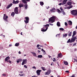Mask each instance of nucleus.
Returning a JSON list of instances; mask_svg holds the SVG:
<instances>
[{
	"instance_id": "obj_10",
	"label": "nucleus",
	"mask_w": 77,
	"mask_h": 77,
	"mask_svg": "<svg viewBox=\"0 0 77 77\" xmlns=\"http://www.w3.org/2000/svg\"><path fill=\"white\" fill-rule=\"evenodd\" d=\"M50 72H51V71L50 70H48L47 72H45V75H49L50 74Z\"/></svg>"
},
{
	"instance_id": "obj_14",
	"label": "nucleus",
	"mask_w": 77,
	"mask_h": 77,
	"mask_svg": "<svg viewBox=\"0 0 77 77\" xmlns=\"http://www.w3.org/2000/svg\"><path fill=\"white\" fill-rule=\"evenodd\" d=\"M68 24L69 25H70V26L72 25V21L71 20H69L68 21Z\"/></svg>"
},
{
	"instance_id": "obj_2",
	"label": "nucleus",
	"mask_w": 77,
	"mask_h": 77,
	"mask_svg": "<svg viewBox=\"0 0 77 77\" xmlns=\"http://www.w3.org/2000/svg\"><path fill=\"white\" fill-rule=\"evenodd\" d=\"M8 16H6V14H4L3 17V20L6 22H8Z\"/></svg>"
},
{
	"instance_id": "obj_55",
	"label": "nucleus",
	"mask_w": 77,
	"mask_h": 77,
	"mask_svg": "<svg viewBox=\"0 0 77 77\" xmlns=\"http://www.w3.org/2000/svg\"><path fill=\"white\" fill-rule=\"evenodd\" d=\"M71 77H75V75H72V76H71Z\"/></svg>"
},
{
	"instance_id": "obj_17",
	"label": "nucleus",
	"mask_w": 77,
	"mask_h": 77,
	"mask_svg": "<svg viewBox=\"0 0 77 77\" xmlns=\"http://www.w3.org/2000/svg\"><path fill=\"white\" fill-rule=\"evenodd\" d=\"M68 0H64L62 3L63 5H65V4L66 3V2Z\"/></svg>"
},
{
	"instance_id": "obj_34",
	"label": "nucleus",
	"mask_w": 77,
	"mask_h": 77,
	"mask_svg": "<svg viewBox=\"0 0 77 77\" xmlns=\"http://www.w3.org/2000/svg\"><path fill=\"white\" fill-rule=\"evenodd\" d=\"M41 68H42V70H43V71H45V70H46V69H45V67H42Z\"/></svg>"
},
{
	"instance_id": "obj_48",
	"label": "nucleus",
	"mask_w": 77,
	"mask_h": 77,
	"mask_svg": "<svg viewBox=\"0 0 77 77\" xmlns=\"http://www.w3.org/2000/svg\"><path fill=\"white\" fill-rule=\"evenodd\" d=\"M19 75H20V76H23L24 75L23 74H22L21 75L20 74H19Z\"/></svg>"
},
{
	"instance_id": "obj_6",
	"label": "nucleus",
	"mask_w": 77,
	"mask_h": 77,
	"mask_svg": "<svg viewBox=\"0 0 77 77\" xmlns=\"http://www.w3.org/2000/svg\"><path fill=\"white\" fill-rule=\"evenodd\" d=\"M50 11L51 12H56V8H53L50 9Z\"/></svg>"
},
{
	"instance_id": "obj_31",
	"label": "nucleus",
	"mask_w": 77,
	"mask_h": 77,
	"mask_svg": "<svg viewBox=\"0 0 77 77\" xmlns=\"http://www.w3.org/2000/svg\"><path fill=\"white\" fill-rule=\"evenodd\" d=\"M14 15H15V13L14 12H12L11 14V16H12L14 17Z\"/></svg>"
},
{
	"instance_id": "obj_60",
	"label": "nucleus",
	"mask_w": 77,
	"mask_h": 77,
	"mask_svg": "<svg viewBox=\"0 0 77 77\" xmlns=\"http://www.w3.org/2000/svg\"><path fill=\"white\" fill-rule=\"evenodd\" d=\"M11 46H12V44H10L9 45V47H11Z\"/></svg>"
},
{
	"instance_id": "obj_37",
	"label": "nucleus",
	"mask_w": 77,
	"mask_h": 77,
	"mask_svg": "<svg viewBox=\"0 0 77 77\" xmlns=\"http://www.w3.org/2000/svg\"><path fill=\"white\" fill-rule=\"evenodd\" d=\"M13 4H16V1L14 0H13Z\"/></svg>"
},
{
	"instance_id": "obj_41",
	"label": "nucleus",
	"mask_w": 77,
	"mask_h": 77,
	"mask_svg": "<svg viewBox=\"0 0 77 77\" xmlns=\"http://www.w3.org/2000/svg\"><path fill=\"white\" fill-rule=\"evenodd\" d=\"M42 51H44V52H45V50H44V49L43 48H42Z\"/></svg>"
},
{
	"instance_id": "obj_27",
	"label": "nucleus",
	"mask_w": 77,
	"mask_h": 77,
	"mask_svg": "<svg viewBox=\"0 0 77 77\" xmlns=\"http://www.w3.org/2000/svg\"><path fill=\"white\" fill-rule=\"evenodd\" d=\"M24 6L25 7V9H27V4L24 5Z\"/></svg>"
},
{
	"instance_id": "obj_32",
	"label": "nucleus",
	"mask_w": 77,
	"mask_h": 77,
	"mask_svg": "<svg viewBox=\"0 0 77 77\" xmlns=\"http://www.w3.org/2000/svg\"><path fill=\"white\" fill-rule=\"evenodd\" d=\"M61 13H63V15H65V11H64V10H63L62 11H61Z\"/></svg>"
},
{
	"instance_id": "obj_43",
	"label": "nucleus",
	"mask_w": 77,
	"mask_h": 77,
	"mask_svg": "<svg viewBox=\"0 0 77 77\" xmlns=\"http://www.w3.org/2000/svg\"><path fill=\"white\" fill-rule=\"evenodd\" d=\"M65 72H67L68 73H69V71L68 70L66 71H65Z\"/></svg>"
},
{
	"instance_id": "obj_46",
	"label": "nucleus",
	"mask_w": 77,
	"mask_h": 77,
	"mask_svg": "<svg viewBox=\"0 0 77 77\" xmlns=\"http://www.w3.org/2000/svg\"><path fill=\"white\" fill-rule=\"evenodd\" d=\"M32 68H33V69H36V68L35 66H34L32 67Z\"/></svg>"
},
{
	"instance_id": "obj_11",
	"label": "nucleus",
	"mask_w": 77,
	"mask_h": 77,
	"mask_svg": "<svg viewBox=\"0 0 77 77\" xmlns=\"http://www.w3.org/2000/svg\"><path fill=\"white\" fill-rule=\"evenodd\" d=\"M13 5V4H12V3H11L10 4H9V5H8L7 7V9H9V8L11 7Z\"/></svg>"
},
{
	"instance_id": "obj_24",
	"label": "nucleus",
	"mask_w": 77,
	"mask_h": 77,
	"mask_svg": "<svg viewBox=\"0 0 77 77\" xmlns=\"http://www.w3.org/2000/svg\"><path fill=\"white\" fill-rule=\"evenodd\" d=\"M68 36V34L66 33L65 34H63V37H65V38H66Z\"/></svg>"
},
{
	"instance_id": "obj_61",
	"label": "nucleus",
	"mask_w": 77,
	"mask_h": 77,
	"mask_svg": "<svg viewBox=\"0 0 77 77\" xmlns=\"http://www.w3.org/2000/svg\"><path fill=\"white\" fill-rule=\"evenodd\" d=\"M38 49H39V50H41V48L40 47H39L38 48Z\"/></svg>"
},
{
	"instance_id": "obj_36",
	"label": "nucleus",
	"mask_w": 77,
	"mask_h": 77,
	"mask_svg": "<svg viewBox=\"0 0 77 77\" xmlns=\"http://www.w3.org/2000/svg\"><path fill=\"white\" fill-rule=\"evenodd\" d=\"M60 30H62V31H63V30H64V29L62 28H60Z\"/></svg>"
},
{
	"instance_id": "obj_44",
	"label": "nucleus",
	"mask_w": 77,
	"mask_h": 77,
	"mask_svg": "<svg viewBox=\"0 0 77 77\" xmlns=\"http://www.w3.org/2000/svg\"><path fill=\"white\" fill-rule=\"evenodd\" d=\"M76 43H75L73 45V46H75V45H76Z\"/></svg>"
},
{
	"instance_id": "obj_19",
	"label": "nucleus",
	"mask_w": 77,
	"mask_h": 77,
	"mask_svg": "<svg viewBox=\"0 0 77 77\" xmlns=\"http://www.w3.org/2000/svg\"><path fill=\"white\" fill-rule=\"evenodd\" d=\"M58 57H62V55L61 53H59L58 54Z\"/></svg>"
},
{
	"instance_id": "obj_15",
	"label": "nucleus",
	"mask_w": 77,
	"mask_h": 77,
	"mask_svg": "<svg viewBox=\"0 0 77 77\" xmlns=\"http://www.w3.org/2000/svg\"><path fill=\"white\" fill-rule=\"evenodd\" d=\"M76 35V31H74L73 32V35H72V37H74V36Z\"/></svg>"
},
{
	"instance_id": "obj_23",
	"label": "nucleus",
	"mask_w": 77,
	"mask_h": 77,
	"mask_svg": "<svg viewBox=\"0 0 77 77\" xmlns=\"http://www.w3.org/2000/svg\"><path fill=\"white\" fill-rule=\"evenodd\" d=\"M19 7L20 8H21L22 7H24V5L22 4H20L19 5Z\"/></svg>"
},
{
	"instance_id": "obj_57",
	"label": "nucleus",
	"mask_w": 77,
	"mask_h": 77,
	"mask_svg": "<svg viewBox=\"0 0 77 77\" xmlns=\"http://www.w3.org/2000/svg\"><path fill=\"white\" fill-rule=\"evenodd\" d=\"M67 8L69 9H71V8H70V7L69 6Z\"/></svg>"
},
{
	"instance_id": "obj_53",
	"label": "nucleus",
	"mask_w": 77,
	"mask_h": 77,
	"mask_svg": "<svg viewBox=\"0 0 77 77\" xmlns=\"http://www.w3.org/2000/svg\"><path fill=\"white\" fill-rule=\"evenodd\" d=\"M39 47V45H37V48H38Z\"/></svg>"
},
{
	"instance_id": "obj_25",
	"label": "nucleus",
	"mask_w": 77,
	"mask_h": 77,
	"mask_svg": "<svg viewBox=\"0 0 77 77\" xmlns=\"http://www.w3.org/2000/svg\"><path fill=\"white\" fill-rule=\"evenodd\" d=\"M20 45V43H16L15 44V46L16 47H18Z\"/></svg>"
},
{
	"instance_id": "obj_58",
	"label": "nucleus",
	"mask_w": 77,
	"mask_h": 77,
	"mask_svg": "<svg viewBox=\"0 0 77 77\" xmlns=\"http://www.w3.org/2000/svg\"><path fill=\"white\" fill-rule=\"evenodd\" d=\"M50 25H51V26H53V24H51V23H49Z\"/></svg>"
},
{
	"instance_id": "obj_20",
	"label": "nucleus",
	"mask_w": 77,
	"mask_h": 77,
	"mask_svg": "<svg viewBox=\"0 0 77 77\" xmlns=\"http://www.w3.org/2000/svg\"><path fill=\"white\" fill-rule=\"evenodd\" d=\"M10 59V57H9V56H8L5 58V61H6Z\"/></svg>"
},
{
	"instance_id": "obj_63",
	"label": "nucleus",
	"mask_w": 77,
	"mask_h": 77,
	"mask_svg": "<svg viewBox=\"0 0 77 77\" xmlns=\"http://www.w3.org/2000/svg\"><path fill=\"white\" fill-rule=\"evenodd\" d=\"M18 53L19 54H21V52L20 51H19Z\"/></svg>"
},
{
	"instance_id": "obj_18",
	"label": "nucleus",
	"mask_w": 77,
	"mask_h": 77,
	"mask_svg": "<svg viewBox=\"0 0 77 77\" xmlns=\"http://www.w3.org/2000/svg\"><path fill=\"white\" fill-rule=\"evenodd\" d=\"M44 26V27H45V28L47 29V27H49L50 26L49 25V24H47L45 26Z\"/></svg>"
},
{
	"instance_id": "obj_38",
	"label": "nucleus",
	"mask_w": 77,
	"mask_h": 77,
	"mask_svg": "<svg viewBox=\"0 0 77 77\" xmlns=\"http://www.w3.org/2000/svg\"><path fill=\"white\" fill-rule=\"evenodd\" d=\"M24 68H25L27 69V66H26V65H24Z\"/></svg>"
},
{
	"instance_id": "obj_8",
	"label": "nucleus",
	"mask_w": 77,
	"mask_h": 77,
	"mask_svg": "<svg viewBox=\"0 0 77 77\" xmlns=\"http://www.w3.org/2000/svg\"><path fill=\"white\" fill-rule=\"evenodd\" d=\"M42 70H41L38 69L36 71V73L37 74V75H40V73L41 72Z\"/></svg>"
},
{
	"instance_id": "obj_50",
	"label": "nucleus",
	"mask_w": 77,
	"mask_h": 77,
	"mask_svg": "<svg viewBox=\"0 0 77 77\" xmlns=\"http://www.w3.org/2000/svg\"><path fill=\"white\" fill-rule=\"evenodd\" d=\"M2 75L3 76H4V77H5V76H6V75L5 74H3Z\"/></svg>"
},
{
	"instance_id": "obj_3",
	"label": "nucleus",
	"mask_w": 77,
	"mask_h": 77,
	"mask_svg": "<svg viewBox=\"0 0 77 77\" xmlns=\"http://www.w3.org/2000/svg\"><path fill=\"white\" fill-rule=\"evenodd\" d=\"M26 20H24V21L26 24L29 23V17H25Z\"/></svg>"
},
{
	"instance_id": "obj_64",
	"label": "nucleus",
	"mask_w": 77,
	"mask_h": 77,
	"mask_svg": "<svg viewBox=\"0 0 77 77\" xmlns=\"http://www.w3.org/2000/svg\"><path fill=\"white\" fill-rule=\"evenodd\" d=\"M53 63H51V65H53Z\"/></svg>"
},
{
	"instance_id": "obj_30",
	"label": "nucleus",
	"mask_w": 77,
	"mask_h": 77,
	"mask_svg": "<svg viewBox=\"0 0 77 77\" xmlns=\"http://www.w3.org/2000/svg\"><path fill=\"white\" fill-rule=\"evenodd\" d=\"M40 5H41V6H42L43 5H44V2H40Z\"/></svg>"
},
{
	"instance_id": "obj_40",
	"label": "nucleus",
	"mask_w": 77,
	"mask_h": 77,
	"mask_svg": "<svg viewBox=\"0 0 77 77\" xmlns=\"http://www.w3.org/2000/svg\"><path fill=\"white\" fill-rule=\"evenodd\" d=\"M53 60V62H54L56 60V59H55V58H54Z\"/></svg>"
},
{
	"instance_id": "obj_42",
	"label": "nucleus",
	"mask_w": 77,
	"mask_h": 77,
	"mask_svg": "<svg viewBox=\"0 0 77 77\" xmlns=\"http://www.w3.org/2000/svg\"><path fill=\"white\" fill-rule=\"evenodd\" d=\"M19 3V1H16V3L17 4V3Z\"/></svg>"
},
{
	"instance_id": "obj_59",
	"label": "nucleus",
	"mask_w": 77,
	"mask_h": 77,
	"mask_svg": "<svg viewBox=\"0 0 77 77\" xmlns=\"http://www.w3.org/2000/svg\"><path fill=\"white\" fill-rule=\"evenodd\" d=\"M74 60L75 61V62H77V60H76V59H74Z\"/></svg>"
},
{
	"instance_id": "obj_39",
	"label": "nucleus",
	"mask_w": 77,
	"mask_h": 77,
	"mask_svg": "<svg viewBox=\"0 0 77 77\" xmlns=\"http://www.w3.org/2000/svg\"><path fill=\"white\" fill-rule=\"evenodd\" d=\"M65 24L66 26H68V23H66V22L65 23Z\"/></svg>"
},
{
	"instance_id": "obj_47",
	"label": "nucleus",
	"mask_w": 77,
	"mask_h": 77,
	"mask_svg": "<svg viewBox=\"0 0 77 77\" xmlns=\"http://www.w3.org/2000/svg\"><path fill=\"white\" fill-rule=\"evenodd\" d=\"M10 63H11L12 62L10 60H9V62Z\"/></svg>"
},
{
	"instance_id": "obj_49",
	"label": "nucleus",
	"mask_w": 77,
	"mask_h": 77,
	"mask_svg": "<svg viewBox=\"0 0 77 77\" xmlns=\"http://www.w3.org/2000/svg\"><path fill=\"white\" fill-rule=\"evenodd\" d=\"M60 9L61 11H63V8H62L61 7L60 8Z\"/></svg>"
},
{
	"instance_id": "obj_28",
	"label": "nucleus",
	"mask_w": 77,
	"mask_h": 77,
	"mask_svg": "<svg viewBox=\"0 0 77 77\" xmlns=\"http://www.w3.org/2000/svg\"><path fill=\"white\" fill-rule=\"evenodd\" d=\"M57 12L58 13V14H60L61 13V11L59 9H57Z\"/></svg>"
},
{
	"instance_id": "obj_54",
	"label": "nucleus",
	"mask_w": 77,
	"mask_h": 77,
	"mask_svg": "<svg viewBox=\"0 0 77 77\" xmlns=\"http://www.w3.org/2000/svg\"><path fill=\"white\" fill-rule=\"evenodd\" d=\"M20 74H22L23 73V71H21L20 72Z\"/></svg>"
},
{
	"instance_id": "obj_33",
	"label": "nucleus",
	"mask_w": 77,
	"mask_h": 77,
	"mask_svg": "<svg viewBox=\"0 0 77 77\" xmlns=\"http://www.w3.org/2000/svg\"><path fill=\"white\" fill-rule=\"evenodd\" d=\"M71 35H72V32H70L68 34L69 36H71Z\"/></svg>"
},
{
	"instance_id": "obj_22",
	"label": "nucleus",
	"mask_w": 77,
	"mask_h": 77,
	"mask_svg": "<svg viewBox=\"0 0 77 77\" xmlns=\"http://www.w3.org/2000/svg\"><path fill=\"white\" fill-rule=\"evenodd\" d=\"M22 1V2L24 4H26V3H27V2L25 0H21Z\"/></svg>"
},
{
	"instance_id": "obj_35",
	"label": "nucleus",
	"mask_w": 77,
	"mask_h": 77,
	"mask_svg": "<svg viewBox=\"0 0 77 77\" xmlns=\"http://www.w3.org/2000/svg\"><path fill=\"white\" fill-rule=\"evenodd\" d=\"M70 42H71V40H70V39H69L67 41V43H69V42H70Z\"/></svg>"
},
{
	"instance_id": "obj_4",
	"label": "nucleus",
	"mask_w": 77,
	"mask_h": 77,
	"mask_svg": "<svg viewBox=\"0 0 77 77\" xmlns=\"http://www.w3.org/2000/svg\"><path fill=\"white\" fill-rule=\"evenodd\" d=\"M76 36H75V37H73L71 38L70 40V43H72V42H74L75 41V39H76Z\"/></svg>"
},
{
	"instance_id": "obj_52",
	"label": "nucleus",
	"mask_w": 77,
	"mask_h": 77,
	"mask_svg": "<svg viewBox=\"0 0 77 77\" xmlns=\"http://www.w3.org/2000/svg\"><path fill=\"white\" fill-rule=\"evenodd\" d=\"M73 6L72 5H71L69 7H70V8H72Z\"/></svg>"
},
{
	"instance_id": "obj_7",
	"label": "nucleus",
	"mask_w": 77,
	"mask_h": 77,
	"mask_svg": "<svg viewBox=\"0 0 77 77\" xmlns=\"http://www.w3.org/2000/svg\"><path fill=\"white\" fill-rule=\"evenodd\" d=\"M42 29V32H46V31H47V29H48V27H47L46 28H45V27H43Z\"/></svg>"
},
{
	"instance_id": "obj_45",
	"label": "nucleus",
	"mask_w": 77,
	"mask_h": 77,
	"mask_svg": "<svg viewBox=\"0 0 77 77\" xmlns=\"http://www.w3.org/2000/svg\"><path fill=\"white\" fill-rule=\"evenodd\" d=\"M24 64H25V63H24L23 62H23L22 63V65H24Z\"/></svg>"
},
{
	"instance_id": "obj_62",
	"label": "nucleus",
	"mask_w": 77,
	"mask_h": 77,
	"mask_svg": "<svg viewBox=\"0 0 77 77\" xmlns=\"http://www.w3.org/2000/svg\"><path fill=\"white\" fill-rule=\"evenodd\" d=\"M20 35H23V32H21Z\"/></svg>"
},
{
	"instance_id": "obj_26",
	"label": "nucleus",
	"mask_w": 77,
	"mask_h": 77,
	"mask_svg": "<svg viewBox=\"0 0 77 77\" xmlns=\"http://www.w3.org/2000/svg\"><path fill=\"white\" fill-rule=\"evenodd\" d=\"M38 58H42V55H39L37 56Z\"/></svg>"
},
{
	"instance_id": "obj_13",
	"label": "nucleus",
	"mask_w": 77,
	"mask_h": 77,
	"mask_svg": "<svg viewBox=\"0 0 77 77\" xmlns=\"http://www.w3.org/2000/svg\"><path fill=\"white\" fill-rule=\"evenodd\" d=\"M23 62L25 63V64H26V63L27 62V60L26 59H23Z\"/></svg>"
},
{
	"instance_id": "obj_16",
	"label": "nucleus",
	"mask_w": 77,
	"mask_h": 77,
	"mask_svg": "<svg viewBox=\"0 0 77 77\" xmlns=\"http://www.w3.org/2000/svg\"><path fill=\"white\" fill-rule=\"evenodd\" d=\"M57 25L58 27H60V22L59 21L57 22Z\"/></svg>"
},
{
	"instance_id": "obj_21",
	"label": "nucleus",
	"mask_w": 77,
	"mask_h": 77,
	"mask_svg": "<svg viewBox=\"0 0 77 77\" xmlns=\"http://www.w3.org/2000/svg\"><path fill=\"white\" fill-rule=\"evenodd\" d=\"M67 5H69V6H71V5H72V3L70 2V1H69L67 3Z\"/></svg>"
},
{
	"instance_id": "obj_1",
	"label": "nucleus",
	"mask_w": 77,
	"mask_h": 77,
	"mask_svg": "<svg viewBox=\"0 0 77 77\" xmlns=\"http://www.w3.org/2000/svg\"><path fill=\"white\" fill-rule=\"evenodd\" d=\"M55 19H56V17H55L53 16L49 19L48 21L50 23V22L51 21V23H54V22Z\"/></svg>"
},
{
	"instance_id": "obj_56",
	"label": "nucleus",
	"mask_w": 77,
	"mask_h": 77,
	"mask_svg": "<svg viewBox=\"0 0 77 77\" xmlns=\"http://www.w3.org/2000/svg\"><path fill=\"white\" fill-rule=\"evenodd\" d=\"M62 5V4L61 3H60L59 4V6H60V5Z\"/></svg>"
},
{
	"instance_id": "obj_5",
	"label": "nucleus",
	"mask_w": 77,
	"mask_h": 77,
	"mask_svg": "<svg viewBox=\"0 0 77 77\" xmlns=\"http://www.w3.org/2000/svg\"><path fill=\"white\" fill-rule=\"evenodd\" d=\"M14 12L16 14H18V7H16L15 8V10H14Z\"/></svg>"
},
{
	"instance_id": "obj_12",
	"label": "nucleus",
	"mask_w": 77,
	"mask_h": 77,
	"mask_svg": "<svg viewBox=\"0 0 77 77\" xmlns=\"http://www.w3.org/2000/svg\"><path fill=\"white\" fill-rule=\"evenodd\" d=\"M31 53H32V54H33V56H34V57H37V56H36V53H35V52H31Z\"/></svg>"
},
{
	"instance_id": "obj_9",
	"label": "nucleus",
	"mask_w": 77,
	"mask_h": 77,
	"mask_svg": "<svg viewBox=\"0 0 77 77\" xmlns=\"http://www.w3.org/2000/svg\"><path fill=\"white\" fill-rule=\"evenodd\" d=\"M17 63H18L19 62H22V59L20 58L17 60L16 61Z\"/></svg>"
},
{
	"instance_id": "obj_29",
	"label": "nucleus",
	"mask_w": 77,
	"mask_h": 77,
	"mask_svg": "<svg viewBox=\"0 0 77 77\" xmlns=\"http://www.w3.org/2000/svg\"><path fill=\"white\" fill-rule=\"evenodd\" d=\"M64 64L65 65H68V63L67 62V61H65L64 62Z\"/></svg>"
},
{
	"instance_id": "obj_51",
	"label": "nucleus",
	"mask_w": 77,
	"mask_h": 77,
	"mask_svg": "<svg viewBox=\"0 0 77 77\" xmlns=\"http://www.w3.org/2000/svg\"><path fill=\"white\" fill-rule=\"evenodd\" d=\"M57 64L58 66H59V62H57Z\"/></svg>"
}]
</instances>
